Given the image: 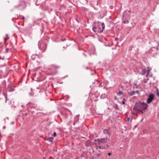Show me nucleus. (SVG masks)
<instances>
[{
    "label": "nucleus",
    "instance_id": "24",
    "mask_svg": "<svg viewBox=\"0 0 159 159\" xmlns=\"http://www.w3.org/2000/svg\"><path fill=\"white\" fill-rule=\"evenodd\" d=\"M20 6H21V5L20 4H19V5H18L15 6V8H18Z\"/></svg>",
    "mask_w": 159,
    "mask_h": 159
},
{
    "label": "nucleus",
    "instance_id": "25",
    "mask_svg": "<svg viewBox=\"0 0 159 159\" xmlns=\"http://www.w3.org/2000/svg\"><path fill=\"white\" fill-rule=\"evenodd\" d=\"M6 36H7V38H5L4 39V40H5V42L6 41V40L7 39H9V38L8 37V34H6Z\"/></svg>",
    "mask_w": 159,
    "mask_h": 159
},
{
    "label": "nucleus",
    "instance_id": "3",
    "mask_svg": "<svg viewBox=\"0 0 159 159\" xmlns=\"http://www.w3.org/2000/svg\"><path fill=\"white\" fill-rule=\"evenodd\" d=\"M105 29V25L104 23H102L101 25H98L97 26H94L92 29L96 33H101L103 32Z\"/></svg>",
    "mask_w": 159,
    "mask_h": 159
},
{
    "label": "nucleus",
    "instance_id": "7",
    "mask_svg": "<svg viewBox=\"0 0 159 159\" xmlns=\"http://www.w3.org/2000/svg\"><path fill=\"white\" fill-rule=\"evenodd\" d=\"M148 72V74L147 75H150V76L151 77L152 75L150 74V71L149 70H145V69H143L142 70V71L140 73V74L142 75H144L146 73V72Z\"/></svg>",
    "mask_w": 159,
    "mask_h": 159
},
{
    "label": "nucleus",
    "instance_id": "44",
    "mask_svg": "<svg viewBox=\"0 0 159 159\" xmlns=\"http://www.w3.org/2000/svg\"><path fill=\"white\" fill-rule=\"evenodd\" d=\"M66 40V39H63L62 40V41H64V40Z\"/></svg>",
    "mask_w": 159,
    "mask_h": 159
},
{
    "label": "nucleus",
    "instance_id": "42",
    "mask_svg": "<svg viewBox=\"0 0 159 159\" xmlns=\"http://www.w3.org/2000/svg\"><path fill=\"white\" fill-rule=\"evenodd\" d=\"M46 85H48V86H49V84H48V83H47L46 84Z\"/></svg>",
    "mask_w": 159,
    "mask_h": 159
},
{
    "label": "nucleus",
    "instance_id": "36",
    "mask_svg": "<svg viewBox=\"0 0 159 159\" xmlns=\"http://www.w3.org/2000/svg\"><path fill=\"white\" fill-rule=\"evenodd\" d=\"M142 105H145L146 104H147L146 103H145L144 102H142Z\"/></svg>",
    "mask_w": 159,
    "mask_h": 159
},
{
    "label": "nucleus",
    "instance_id": "10",
    "mask_svg": "<svg viewBox=\"0 0 159 159\" xmlns=\"http://www.w3.org/2000/svg\"><path fill=\"white\" fill-rule=\"evenodd\" d=\"M30 105L31 108H33L36 109L37 107V105L35 103L30 102Z\"/></svg>",
    "mask_w": 159,
    "mask_h": 159
},
{
    "label": "nucleus",
    "instance_id": "8",
    "mask_svg": "<svg viewBox=\"0 0 159 159\" xmlns=\"http://www.w3.org/2000/svg\"><path fill=\"white\" fill-rule=\"evenodd\" d=\"M98 142L99 143H105L107 142L108 139L107 138H103L101 139H98Z\"/></svg>",
    "mask_w": 159,
    "mask_h": 159
},
{
    "label": "nucleus",
    "instance_id": "54",
    "mask_svg": "<svg viewBox=\"0 0 159 159\" xmlns=\"http://www.w3.org/2000/svg\"><path fill=\"white\" fill-rule=\"evenodd\" d=\"M92 64L91 63H89V64L90 65H91Z\"/></svg>",
    "mask_w": 159,
    "mask_h": 159
},
{
    "label": "nucleus",
    "instance_id": "47",
    "mask_svg": "<svg viewBox=\"0 0 159 159\" xmlns=\"http://www.w3.org/2000/svg\"><path fill=\"white\" fill-rule=\"evenodd\" d=\"M75 125V123H73V125Z\"/></svg>",
    "mask_w": 159,
    "mask_h": 159
},
{
    "label": "nucleus",
    "instance_id": "34",
    "mask_svg": "<svg viewBox=\"0 0 159 159\" xmlns=\"http://www.w3.org/2000/svg\"><path fill=\"white\" fill-rule=\"evenodd\" d=\"M112 152H109L108 153L107 155L108 156H110L112 154Z\"/></svg>",
    "mask_w": 159,
    "mask_h": 159
},
{
    "label": "nucleus",
    "instance_id": "11",
    "mask_svg": "<svg viewBox=\"0 0 159 159\" xmlns=\"http://www.w3.org/2000/svg\"><path fill=\"white\" fill-rule=\"evenodd\" d=\"M85 144L86 147L90 146L91 145L90 141L89 140H88L85 142Z\"/></svg>",
    "mask_w": 159,
    "mask_h": 159
},
{
    "label": "nucleus",
    "instance_id": "12",
    "mask_svg": "<svg viewBox=\"0 0 159 159\" xmlns=\"http://www.w3.org/2000/svg\"><path fill=\"white\" fill-rule=\"evenodd\" d=\"M54 139V138L53 137H51L49 138H48L47 139H45L46 140L49 141L51 142H53Z\"/></svg>",
    "mask_w": 159,
    "mask_h": 159
},
{
    "label": "nucleus",
    "instance_id": "46",
    "mask_svg": "<svg viewBox=\"0 0 159 159\" xmlns=\"http://www.w3.org/2000/svg\"><path fill=\"white\" fill-rule=\"evenodd\" d=\"M75 129H79V127H78V128H75Z\"/></svg>",
    "mask_w": 159,
    "mask_h": 159
},
{
    "label": "nucleus",
    "instance_id": "53",
    "mask_svg": "<svg viewBox=\"0 0 159 159\" xmlns=\"http://www.w3.org/2000/svg\"><path fill=\"white\" fill-rule=\"evenodd\" d=\"M31 90H32V89L31 88Z\"/></svg>",
    "mask_w": 159,
    "mask_h": 159
},
{
    "label": "nucleus",
    "instance_id": "20",
    "mask_svg": "<svg viewBox=\"0 0 159 159\" xmlns=\"http://www.w3.org/2000/svg\"><path fill=\"white\" fill-rule=\"evenodd\" d=\"M123 94V92L122 91H119L117 93V95L118 96H120L121 95Z\"/></svg>",
    "mask_w": 159,
    "mask_h": 159
},
{
    "label": "nucleus",
    "instance_id": "26",
    "mask_svg": "<svg viewBox=\"0 0 159 159\" xmlns=\"http://www.w3.org/2000/svg\"><path fill=\"white\" fill-rule=\"evenodd\" d=\"M138 110L137 111H139L141 113H143L145 111H143V110Z\"/></svg>",
    "mask_w": 159,
    "mask_h": 159
},
{
    "label": "nucleus",
    "instance_id": "15",
    "mask_svg": "<svg viewBox=\"0 0 159 159\" xmlns=\"http://www.w3.org/2000/svg\"><path fill=\"white\" fill-rule=\"evenodd\" d=\"M9 89V92H12L15 90L14 87H13L12 86L10 87Z\"/></svg>",
    "mask_w": 159,
    "mask_h": 159
},
{
    "label": "nucleus",
    "instance_id": "28",
    "mask_svg": "<svg viewBox=\"0 0 159 159\" xmlns=\"http://www.w3.org/2000/svg\"><path fill=\"white\" fill-rule=\"evenodd\" d=\"M156 94L157 97H159V93L158 92V89H157V92H156Z\"/></svg>",
    "mask_w": 159,
    "mask_h": 159
},
{
    "label": "nucleus",
    "instance_id": "27",
    "mask_svg": "<svg viewBox=\"0 0 159 159\" xmlns=\"http://www.w3.org/2000/svg\"><path fill=\"white\" fill-rule=\"evenodd\" d=\"M98 148L100 149H103L104 148L103 147L101 146H99L97 148Z\"/></svg>",
    "mask_w": 159,
    "mask_h": 159
},
{
    "label": "nucleus",
    "instance_id": "23",
    "mask_svg": "<svg viewBox=\"0 0 159 159\" xmlns=\"http://www.w3.org/2000/svg\"><path fill=\"white\" fill-rule=\"evenodd\" d=\"M37 111H43V110L42 108H37V107L36 109Z\"/></svg>",
    "mask_w": 159,
    "mask_h": 159
},
{
    "label": "nucleus",
    "instance_id": "33",
    "mask_svg": "<svg viewBox=\"0 0 159 159\" xmlns=\"http://www.w3.org/2000/svg\"><path fill=\"white\" fill-rule=\"evenodd\" d=\"M135 93H137L138 94L139 93V90H136V91H135Z\"/></svg>",
    "mask_w": 159,
    "mask_h": 159
},
{
    "label": "nucleus",
    "instance_id": "6",
    "mask_svg": "<svg viewBox=\"0 0 159 159\" xmlns=\"http://www.w3.org/2000/svg\"><path fill=\"white\" fill-rule=\"evenodd\" d=\"M154 95L153 93L151 94L148 96L147 100V102L148 104L150 103L154 99Z\"/></svg>",
    "mask_w": 159,
    "mask_h": 159
},
{
    "label": "nucleus",
    "instance_id": "49",
    "mask_svg": "<svg viewBox=\"0 0 159 159\" xmlns=\"http://www.w3.org/2000/svg\"><path fill=\"white\" fill-rule=\"evenodd\" d=\"M36 5H37V6H38V4H37V3H36Z\"/></svg>",
    "mask_w": 159,
    "mask_h": 159
},
{
    "label": "nucleus",
    "instance_id": "52",
    "mask_svg": "<svg viewBox=\"0 0 159 159\" xmlns=\"http://www.w3.org/2000/svg\"><path fill=\"white\" fill-rule=\"evenodd\" d=\"M3 128H5V126L3 127Z\"/></svg>",
    "mask_w": 159,
    "mask_h": 159
},
{
    "label": "nucleus",
    "instance_id": "17",
    "mask_svg": "<svg viewBox=\"0 0 159 159\" xmlns=\"http://www.w3.org/2000/svg\"><path fill=\"white\" fill-rule=\"evenodd\" d=\"M113 107H114V108H115L116 109H117L118 110H119V108L118 107V105L116 104H115L114 105Z\"/></svg>",
    "mask_w": 159,
    "mask_h": 159
},
{
    "label": "nucleus",
    "instance_id": "35",
    "mask_svg": "<svg viewBox=\"0 0 159 159\" xmlns=\"http://www.w3.org/2000/svg\"><path fill=\"white\" fill-rule=\"evenodd\" d=\"M99 94H98V95H95V97L96 98H97L99 96Z\"/></svg>",
    "mask_w": 159,
    "mask_h": 159
},
{
    "label": "nucleus",
    "instance_id": "18",
    "mask_svg": "<svg viewBox=\"0 0 159 159\" xmlns=\"http://www.w3.org/2000/svg\"><path fill=\"white\" fill-rule=\"evenodd\" d=\"M134 88H135L136 89H137L138 87V86L137 85V84L136 83H134Z\"/></svg>",
    "mask_w": 159,
    "mask_h": 159
},
{
    "label": "nucleus",
    "instance_id": "4",
    "mask_svg": "<svg viewBox=\"0 0 159 159\" xmlns=\"http://www.w3.org/2000/svg\"><path fill=\"white\" fill-rule=\"evenodd\" d=\"M158 48L157 47H153L151 48L149 52L151 56L155 57L158 53Z\"/></svg>",
    "mask_w": 159,
    "mask_h": 159
},
{
    "label": "nucleus",
    "instance_id": "39",
    "mask_svg": "<svg viewBox=\"0 0 159 159\" xmlns=\"http://www.w3.org/2000/svg\"><path fill=\"white\" fill-rule=\"evenodd\" d=\"M131 113L132 114H133L134 115H135V114H134V112H133V111H131Z\"/></svg>",
    "mask_w": 159,
    "mask_h": 159
},
{
    "label": "nucleus",
    "instance_id": "40",
    "mask_svg": "<svg viewBox=\"0 0 159 159\" xmlns=\"http://www.w3.org/2000/svg\"><path fill=\"white\" fill-rule=\"evenodd\" d=\"M98 99H94V101H95V102H96V101H98Z\"/></svg>",
    "mask_w": 159,
    "mask_h": 159
},
{
    "label": "nucleus",
    "instance_id": "9",
    "mask_svg": "<svg viewBox=\"0 0 159 159\" xmlns=\"http://www.w3.org/2000/svg\"><path fill=\"white\" fill-rule=\"evenodd\" d=\"M103 133L106 134H107L110 136L111 134V133L110 132L109 130L107 129H104L103 131Z\"/></svg>",
    "mask_w": 159,
    "mask_h": 159
},
{
    "label": "nucleus",
    "instance_id": "50",
    "mask_svg": "<svg viewBox=\"0 0 159 159\" xmlns=\"http://www.w3.org/2000/svg\"><path fill=\"white\" fill-rule=\"evenodd\" d=\"M86 1L87 2H88V0H86Z\"/></svg>",
    "mask_w": 159,
    "mask_h": 159
},
{
    "label": "nucleus",
    "instance_id": "31",
    "mask_svg": "<svg viewBox=\"0 0 159 159\" xmlns=\"http://www.w3.org/2000/svg\"><path fill=\"white\" fill-rule=\"evenodd\" d=\"M123 22L124 23H129V21H128V20H127L126 21L124 22V21H123Z\"/></svg>",
    "mask_w": 159,
    "mask_h": 159
},
{
    "label": "nucleus",
    "instance_id": "41",
    "mask_svg": "<svg viewBox=\"0 0 159 159\" xmlns=\"http://www.w3.org/2000/svg\"><path fill=\"white\" fill-rule=\"evenodd\" d=\"M25 17H24V16H23L22 17V19H23V20H24V19H25Z\"/></svg>",
    "mask_w": 159,
    "mask_h": 159
},
{
    "label": "nucleus",
    "instance_id": "37",
    "mask_svg": "<svg viewBox=\"0 0 159 159\" xmlns=\"http://www.w3.org/2000/svg\"><path fill=\"white\" fill-rule=\"evenodd\" d=\"M118 40V38H115V40L116 41Z\"/></svg>",
    "mask_w": 159,
    "mask_h": 159
},
{
    "label": "nucleus",
    "instance_id": "19",
    "mask_svg": "<svg viewBox=\"0 0 159 159\" xmlns=\"http://www.w3.org/2000/svg\"><path fill=\"white\" fill-rule=\"evenodd\" d=\"M134 48V47L133 46H130L129 48V50L130 51H131L132 49V48Z\"/></svg>",
    "mask_w": 159,
    "mask_h": 159
},
{
    "label": "nucleus",
    "instance_id": "29",
    "mask_svg": "<svg viewBox=\"0 0 159 159\" xmlns=\"http://www.w3.org/2000/svg\"><path fill=\"white\" fill-rule=\"evenodd\" d=\"M53 135L54 137H56L57 135V134L56 132H54L53 133Z\"/></svg>",
    "mask_w": 159,
    "mask_h": 159
},
{
    "label": "nucleus",
    "instance_id": "43",
    "mask_svg": "<svg viewBox=\"0 0 159 159\" xmlns=\"http://www.w3.org/2000/svg\"><path fill=\"white\" fill-rule=\"evenodd\" d=\"M144 82L145 83H146L147 82V81H146V80H144Z\"/></svg>",
    "mask_w": 159,
    "mask_h": 159
},
{
    "label": "nucleus",
    "instance_id": "30",
    "mask_svg": "<svg viewBox=\"0 0 159 159\" xmlns=\"http://www.w3.org/2000/svg\"><path fill=\"white\" fill-rule=\"evenodd\" d=\"M9 49L8 48H6L5 50V52L7 53L9 51Z\"/></svg>",
    "mask_w": 159,
    "mask_h": 159
},
{
    "label": "nucleus",
    "instance_id": "13",
    "mask_svg": "<svg viewBox=\"0 0 159 159\" xmlns=\"http://www.w3.org/2000/svg\"><path fill=\"white\" fill-rule=\"evenodd\" d=\"M107 97V94H102L100 96V98L104 99L106 98Z\"/></svg>",
    "mask_w": 159,
    "mask_h": 159
},
{
    "label": "nucleus",
    "instance_id": "48",
    "mask_svg": "<svg viewBox=\"0 0 159 159\" xmlns=\"http://www.w3.org/2000/svg\"><path fill=\"white\" fill-rule=\"evenodd\" d=\"M36 5H37V6H38V4H37V3H36Z\"/></svg>",
    "mask_w": 159,
    "mask_h": 159
},
{
    "label": "nucleus",
    "instance_id": "55",
    "mask_svg": "<svg viewBox=\"0 0 159 159\" xmlns=\"http://www.w3.org/2000/svg\"><path fill=\"white\" fill-rule=\"evenodd\" d=\"M31 94H34V93H32Z\"/></svg>",
    "mask_w": 159,
    "mask_h": 159
},
{
    "label": "nucleus",
    "instance_id": "45",
    "mask_svg": "<svg viewBox=\"0 0 159 159\" xmlns=\"http://www.w3.org/2000/svg\"><path fill=\"white\" fill-rule=\"evenodd\" d=\"M114 99H115V100H116V99H117V98H116V97H115Z\"/></svg>",
    "mask_w": 159,
    "mask_h": 159
},
{
    "label": "nucleus",
    "instance_id": "38",
    "mask_svg": "<svg viewBox=\"0 0 159 159\" xmlns=\"http://www.w3.org/2000/svg\"><path fill=\"white\" fill-rule=\"evenodd\" d=\"M67 47V45H66V47H65V46H63V48H66Z\"/></svg>",
    "mask_w": 159,
    "mask_h": 159
},
{
    "label": "nucleus",
    "instance_id": "14",
    "mask_svg": "<svg viewBox=\"0 0 159 159\" xmlns=\"http://www.w3.org/2000/svg\"><path fill=\"white\" fill-rule=\"evenodd\" d=\"M135 91H132L128 93V94L129 96H132L135 94Z\"/></svg>",
    "mask_w": 159,
    "mask_h": 159
},
{
    "label": "nucleus",
    "instance_id": "2",
    "mask_svg": "<svg viewBox=\"0 0 159 159\" xmlns=\"http://www.w3.org/2000/svg\"><path fill=\"white\" fill-rule=\"evenodd\" d=\"M148 107L147 104L145 105H143L142 102L140 101L136 102L134 107L133 110L138 111L140 110H145L147 109Z\"/></svg>",
    "mask_w": 159,
    "mask_h": 159
},
{
    "label": "nucleus",
    "instance_id": "22",
    "mask_svg": "<svg viewBox=\"0 0 159 159\" xmlns=\"http://www.w3.org/2000/svg\"><path fill=\"white\" fill-rule=\"evenodd\" d=\"M35 56H37V55L33 54L32 56V58L33 60H34V58L35 57Z\"/></svg>",
    "mask_w": 159,
    "mask_h": 159
},
{
    "label": "nucleus",
    "instance_id": "21",
    "mask_svg": "<svg viewBox=\"0 0 159 159\" xmlns=\"http://www.w3.org/2000/svg\"><path fill=\"white\" fill-rule=\"evenodd\" d=\"M126 100L125 98H124L123 99L122 101V104H125V101H126Z\"/></svg>",
    "mask_w": 159,
    "mask_h": 159
},
{
    "label": "nucleus",
    "instance_id": "5",
    "mask_svg": "<svg viewBox=\"0 0 159 159\" xmlns=\"http://www.w3.org/2000/svg\"><path fill=\"white\" fill-rule=\"evenodd\" d=\"M39 48L42 50V52H45L47 48V45L44 43H42L40 45V43H39Z\"/></svg>",
    "mask_w": 159,
    "mask_h": 159
},
{
    "label": "nucleus",
    "instance_id": "1",
    "mask_svg": "<svg viewBox=\"0 0 159 159\" xmlns=\"http://www.w3.org/2000/svg\"><path fill=\"white\" fill-rule=\"evenodd\" d=\"M60 68V66L54 64L49 66L48 68V74L50 75H54L57 73V70Z\"/></svg>",
    "mask_w": 159,
    "mask_h": 159
},
{
    "label": "nucleus",
    "instance_id": "51",
    "mask_svg": "<svg viewBox=\"0 0 159 159\" xmlns=\"http://www.w3.org/2000/svg\"><path fill=\"white\" fill-rule=\"evenodd\" d=\"M25 115L26 116V115H27V113H26V114H25Z\"/></svg>",
    "mask_w": 159,
    "mask_h": 159
},
{
    "label": "nucleus",
    "instance_id": "32",
    "mask_svg": "<svg viewBox=\"0 0 159 159\" xmlns=\"http://www.w3.org/2000/svg\"><path fill=\"white\" fill-rule=\"evenodd\" d=\"M108 147H109V146L108 145H106V147L105 146L104 147V148H107Z\"/></svg>",
    "mask_w": 159,
    "mask_h": 159
},
{
    "label": "nucleus",
    "instance_id": "16",
    "mask_svg": "<svg viewBox=\"0 0 159 159\" xmlns=\"http://www.w3.org/2000/svg\"><path fill=\"white\" fill-rule=\"evenodd\" d=\"M84 68L85 70H91V68L90 67L87 66H84Z\"/></svg>",
    "mask_w": 159,
    "mask_h": 159
}]
</instances>
